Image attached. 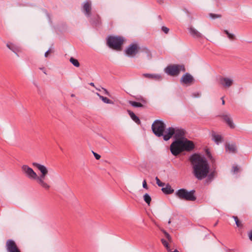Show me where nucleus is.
I'll return each instance as SVG.
<instances>
[{
    "label": "nucleus",
    "mask_w": 252,
    "mask_h": 252,
    "mask_svg": "<svg viewBox=\"0 0 252 252\" xmlns=\"http://www.w3.org/2000/svg\"><path fill=\"white\" fill-rule=\"evenodd\" d=\"M32 165L38 169L41 172V175L38 176L33 170L27 165H23L22 166V170L26 176L32 180H35L37 183L45 190H49L51 186L49 183L46 181V176L48 173L47 167L37 162H33Z\"/></svg>",
    "instance_id": "obj_1"
},
{
    "label": "nucleus",
    "mask_w": 252,
    "mask_h": 252,
    "mask_svg": "<svg viewBox=\"0 0 252 252\" xmlns=\"http://www.w3.org/2000/svg\"><path fill=\"white\" fill-rule=\"evenodd\" d=\"M189 159L194 176L200 180L206 178L209 171V166L206 159L197 154L191 156Z\"/></svg>",
    "instance_id": "obj_2"
},
{
    "label": "nucleus",
    "mask_w": 252,
    "mask_h": 252,
    "mask_svg": "<svg viewBox=\"0 0 252 252\" xmlns=\"http://www.w3.org/2000/svg\"><path fill=\"white\" fill-rule=\"evenodd\" d=\"M185 132L183 129L179 128H173L172 127H169L165 131L164 135H163V139L167 141L170 139L172 136L174 135L175 138L177 139H183Z\"/></svg>",
    "instance_id": "obj_3"
},
{
    "label": "nucleus",
    "mask_w": 252,
    "mask_h": 252,
    "mask_svg": "<svg viewBox=\"0 0 252 252\" xmlns=\"http://www.w3.org/2000/svg\"><path fill=\"white\" fill-rule=\"evenodd\" d=\"M194 190L188 191L186 189H181L176 191L175 195L181 200L195 201L196 198L194 195Z\"/></svg>",
    "instance_id": "obj_4"
},
{
    "label": "nucleus",
    "mask_w": 252,
    "mask_h": 252,
    "mask_svg": "<svg viewBox=\"0 0 252 252\" xmlns=\"http://www.w3.org/2000/svg\"><path fill=\"white\" fill-rule=\"evenodd\" d=\"M123 43V38L119 36H110L107 38V45L115 50H121Z\"/></svg>",
    "instance_id": "obj_5"
},
{
    "label": "nucleus",
    "mask_w": 252,
    "mask_h": 252,
    "mask_svg": "<svg viewBox=\"0 0 252 252\" xmlns=\"http://www.w3.org/2000/svg\"><path fill=\"white\" fill-rule=\"evenodd\" d=\"M152 129L154 133L158 137L164 135L165 133V125L160 120H156L152 126Z\"/></svg>",
    "instance_id": "obj_6"
},
{
    "label": "nucleus",
    "mask_w": 252,
    "mask_h": 252,
    "mask_svg": "<svg viewBox=\"0 0 252 252\" xmlns=\"http://www.w3.org/2000/svg\"><path fill=\"white\" fill-rule=\"evenodd\" d=\"M185 66L183 64H171L165 68V72L172 76H177L180 72H185Z\"/></svg>",
    "instance_id": "obj_7"
},
{
    "label": "nucleus",
    "mask_w": 252,
    "mask_h": 252,
    "mask_svg": "<svg viewBox=\"0 0 252 252\" xmlns=\"http://www.w3.org/2000/svg\"><path fill=\"white\" fill-rule=\"evenodd\" d=\"M170 151L174 156H177L183 152L182 139H177L174 141L170 145Z\"/></svg>",
    "instance_id": "obj_8"
},
{
    "label": "nucleus",
    "mask_w": 252,
    "mask_h": 252,
    "mask_svg": "<svg viewBox=\"0 0 252 252\" xmlns=\"http://www.w3.org/2000/svg\"><path fill=\"white\" fill-rule=\"evenodd\" d=\"M218 82L222 88L228 89L233 85L234 80L230 77L220 76L218 79Z\"/></svg>",
    "instance_id": "obj_9"
},
{
    "label": "nucleus",
    "mask_w": 252,
    "mask_h": 252,
    "mask_svg": "<svg viewBox=\"0 0 252 252\" xmlns=\"http://www.w3.org/2000/svg\"><path fill=\"white\" fill-rule=\"evenodd\" d=\"M140 48L137 43L130 44L126 49V54L129 57L135 56L139 51Z\"/></svg>",
    "instance_id": "obj_10"
},
{
    "label": "nucleus",
    "mask_w": 252,
    "mask_h": 252,
    "mask_svg": "<svg viewBox=\"0 0 252 252\" xmlns=\"http://www.w3.org/2000/svg\"><path fill=\"white\" fill-rule=\"evenodd\" d=\"M5 248L7 252H21L15 242L12 239L6 241Z\"/></svg>",
    "instance_id": "obj_11"
},
{
    "label": "nucleus",
    "mask_w": 252,
    "mask_h": 252,
    "mask_svg": "<svg viewBox=\"0 0 252 252\" xmlns=\"http://www.w3.org/2000/svg\"><path fill=\"white\" fill-rule=\"evenodd\" d=\"M182 145L183 146V151H190L194 148L193 142L187 139H182Z\"/></svg>",
    "instance_id": "obj_12"
},
{
    "label": "nucleus",
    "mask_w": 252,
    "mask_h": 252,
    "mask_svg": "<svg viewBox=\"0 0 252 252\" xmlns=\"http://www.w3.org/2000/svg\"><path fill=\"white\" fill-rule=\"evenodd\" d=\"M82 9L85 15L88 17L90 16L92 10L91 2L90 1H85L83 4Z\"/></svg>",
    "instance_id": "obj_13"
},
{
    "label": "nucleus",
    "mask_w": 252,
    "mask_h": 252,
    "mask_svg": "<svg viewBox=\"0 0 252 252\" xmlns=\"http://www.w3.org/2000/svg\"><path fill=\"white\" fill-rule=\"evenodd\" d=\"M194 81L193 77L189 73H186L181 79L182 83L187 85H190Z\"/></svg>",
    "instance_id": "obj_14"
},
{
    "label": "nucleus",
    "mask_w": 252,
    "mask_h": 252,
    "mask_svg": "<svg viewBox=\"0 0 252 252\" xmlns=\"http://www.w3.org/2000/svg\"><path fill=\"white\" fill-rule=\"evenodd\" d=\"M6 46L17 56L18 53L21 52V48L15 44L9 42L6 44Z\"/></svg>",
    "instance_id": "obj_15"
},
{
    "label": "nucleus",
    "mask_w": 252,
    "mask_h": 252,
    "mask_svg": "<svg viewBox=\"0 0 252 252\" xmlns=\"http://www.w3.org/2000/svg\"><path fill=\"white\" fill-rule=\"evenodd\" d=\"M225 150L226 152L231 153H235L237 151L236 145L234 144L226 143Z\"/></svg>",
    "instance_id": "obj_16"
},
{
    "label": "nucleus",
    "mask_w": 252,
    "mask_h": 252,
    "mask_svg": "<svg viewBox=\"0 0 252 252\" xmlns=\"http://www.w3.org/2000/svg\"><path fill=\"white\" fill-rule=\"evenodd\" d=\"M143 76L148 79L156 80H160L162 79L161 75L158 74L145 73L143 74Z\"/></svg>",
    "instance_id": "obj_17"
},
{
    "label": "nucleus",
    "mask_w": 252,
    "mask_h": 252,
    "mask_svg": "<svg viewBox=\"0 0 252 252\" xmlns=\"http://www.w3.org/2000/svg\"><path fill=\"white\" fill-rule=\"evenodd\" d=\"M212 136L213 140L216 144H219L222 141V137L220 135L217 134L215 132H213Z\"/></svg>",
    "instance_id": "obj_18"
},
{
    "label": "nucleus",
    "mask_w": 252,
    "mask_h": 252,
    "mask_svg": "<svg viewBox=\"0 0 252 252\" xmlns=\"http://www.w3.org/2000/svg\"><path fill=\"white\" fill-rule=\"evenodd\" d=\"M223 119L226 123L228 126L231 128H234L235 126L233 123L232 119L230 118L229 115H223L222 116Z\"/></svg>",
    "instance_id": "obj_19"
},
{
    "label": "nucleus",
    "mask_w": 252,
    "mask_h": 252,
    "mask_svg": "<svg viewBox=\"0 0 252 252\" xmlns=\"http://www.w3.org/2000/svg\"><path fill=\"white\" fill-rule=\"evenodd\" d=\"M223 119L226 123L228 126L231 128H234L235 126L233 123L232 119L230 118L229 115H223L222 116Z\"/></svg>",
    "instance_id": "obj_20"
},
{
    "label": "nucleus",
    "mask_w": 252,
    "mask_h": 252,
    "mask_svg": "<svg viewBox=\"0 0 252 252\" xmlns=\"http://www.w3.org/2000/svg\"><path fill=\"white\" fill-rule=\"evenodd\" d=\"M162 191L166 194H172L174 192V190L171 188L169 184H167L164 188H162Z\"/></svg>",
    "instance_id": "obj_21"
},
{
    "label": "nucleus",
    "mask_w": 252,
    "mask_h": 252,
    "mask_svg": "<svg viewBox=\"0 0 252 252\" xmlns=\"http://www.w3.org/2000/svg\"><path fill=\"white\" fill-rule=\"evenodd\" d=\"M189 32L190 34L195 38H199L201 37V34L193 28H189Z\"/></svg>",
    "instance_id": "obj_22"
},
{
    "label": "nucleus",
    "mask_w": 252,
    "mask_h": 252,
    "mask_svg": "<svg viewBox=\"0 0 252 252\" xmlns=\"http://www.w3.org/2000/svg\"><path fill=\"white\" fill-rule=\"evenodd\" d=\"M127 112L130 116L131 119L134 121L137 124L139 125L141 123L140 120L139 118L135 115V114L130 110H127Z\"/></svg>",
    "instance_id": "obj_23"
},
{
    "label": "nucleus",
    "mask_w": 252,
    "mask_h": 252,
    "mask_svg": "<svg viewBox=\"0 0 252 252\" xmlns=\"http://www.w3.org/2000/svg\"><path fill=\"white\" fill-rule=\"evenodd\" d=\"M97 95L99 96V97L104 102L107 104H113V102L109 99V98L100 95L99 94L97 93Z\"/></svg>",
    "instance_id": "obj_24"
},
{
    "label": "nucleus",
    "mask_w": 252,
    "mask_h": 252,
    "mask_svg": "<svg viewBox=\"0 0 252 252\" xmlns=\"http://www.w3.org/2000/svg\"><path fill=\"white\" fill-rule=\"evenodd\" d=\"M129 103L134 107H143V105L138 102L133 101H129Z\"/></svg>",
    "instance_id": "obj_25"
},
{
    "label": "nucleus",
    "mask_w": 252,
    "mask_h": 252,
    "mask_svg": "<svg viewBox=\"0 0 252 252\" xmlns=\"http://www.w3.org/2000/svg\"><path fill=\"white\" fill-rule=\"evenodd\" d=\"M70 63L74 65L75 67H79L80 66V63L77 60L71 57L70 59Z\"/></svg>",
    "instance_id": "obj_26"
},
{
    "label": "nucleus",
    "mask_w": 252,
    "mask_h": 252,
    "mask_svg": "<svg viewBox=\"0 0 252 252\" xmlns=\"http://www.w3.org/2000/svg\"><path fill=\"white\" fill-rule=\"evenodd\" d=\"M144 200L148 204L150 205L151 201V198L150 196L148 194L146 193L144 195Z\"/></svg>",
    "instance_id": "obj_27"
},
{
    "label": "nucleus",
    "mask_w": 252,
    "mask_h": 252,
    "mask_svg": "<svg viewBox=\"0 0 252 252\" xmlns=\"http://www.w3.org/2000/svg\"><path fill=\"white\" fill-rule=\"evenodd\" d=\"M141 51L144 52L147 58H151V52L147 48H143Z\"/></svg>",
    "instance_id": "obj_28"
},
{
    "label": "nucleus",
    "mask_w": 252,
    "mask_h": 252,
    "mask_svg": "<svg viewBox=\"0 0 252 252\" xmlns=\"http://www.w3.org/2000/svg\"><path fill=\"white\" fill-rule=\"evenodd\" d=\"M233 218L235 221V223L237 227H241L242 226L241 222L239 221L237 217L233 216Z\"/></svg>",
    "instance_id": "obj_29"
},
{
    "label": "nucleus",
    "mask_w": 252,
    "mask_h": 252,
    "mask_svg": "<svg viewBox=\"0 0 252 252\" xmlns=\"http://www.w3.org/2000/svg\"><path fill=\"white\" fill-rule=\"evenodd\" d=\"M161 241V242H162V244L163 245V246L166 248L167 250L168 251H170V250L168 246V243L167 242V241H166L165 240H164L163 239H162Z\"/></svg>",
    "instance_id": "obj_30"
},
{
    "label": "nucleus",
    "mask_w": 252,
    "mask_h": 252,
    "mask_svg": "<svg viewBox=\"0 0 252 252\" xmlns=\"http://www.w3.org/2000/svg\"><path fill=\"white\" fill-rule=\"evenodd\" d=\"M224 32L227 34V37L230 39L233 40L234 39V35L233 34L229 33L228 31L224 30Z\"/></svg>",
    "instance_id": "obj_31"
},
{
    "label": "nucleus",
    "mask_w": 252,
    "mask_h": 252,
    "mask_svg": "<svg viewBox=\"0 0 252 252\" xmlns=\"http://www.w3.org/2000/svg\"><path fill=\"white\" fill-rule=\"evenodd\" d=\"M156 183L157 184V185L159 186V187H163L164 186V183H162L160 181V180L158 178V177H156Z\"/></svg>",
    "instance_id": "obj_32"
},
{
    "label": "nucleus",
    "mask_w": 252,
    "mask_h": 252,
    "mask_svg": "<svg viewBox=\"0 0 252 252\" xmlns=\"http://www.w3.org/2000/svg\"><path fill=\"white\" fill-rule=\"evenodd\" d=\"M161 231L164 233L165 236L168 239V240L169 241H171V237L170 236V235L167 232H166L164 230H161Z\"/></svg>",
    "instance_id": "obj_33"
},
{
    "label": "nucleus",
    "mask_w": 252,
    "mask_h": 252,
    "mask_svg": "<svg viewBox=\"0 0 252 252\" xmlns=\"http://www.w3.org/2000/svg\"><path fill=\"white\" fill-rule=\"evenodd\" d=\"M217 174V172L215 171H213L209 175L208 177L210 179H213Z\"/></svg>",
    "instance_id": "obj_34"
},
{
    "label": "nucleus",
    "mask_w": 252,
    "mask_h": 252,
    "mask_svg": "<svg viewBox=\"0 0 252 252\" xmlns=\"http://www.w3.org/2000/svg\"><path fill=\"white\" fill-rule=\"evenodd\" d=\"M161 30L166 34H167L169 31V29L167 27L165 26L162 27Z\"/></svg>",
    "instance_id": "obj_35"
},
{
    "label": "nucleus",
    "mask_w": 252,
    "mask_h": 252,
    "mask_svg": "<svg viewBox=\"0 0 252 252\" xmlns=\"http://www.w3.org/2000/svg\"><path fill=\"white\" fill-rule=\"evenodd\" d=\"M210 16L212 18L215 19V18H220V17L221 15H220L215 14H213V13H210Z\"/></svg>",
    "instance_id": "obj_36"
},
{
    "label": "nucleus",
    "mask_w": 252,
    "mask_h": 252,
    "mask_svg": "<svg viewBox=\"0 0 252 252\" xmlns=\"http://www.w3.org/2000/svg\"><path fill=\"white\" fill-rule=\"evenodd\" d=\"M232 171L234 173H236L239 171V168L237 166H234L232 168Z\"/></svg>",
    "instance_id": "obj_37"
},
{
    "label": "nucleus",
    "mask_w": 252,
    "mask_h": 252,
    "mask_svg": "<svg viewBox=\"0 0 252 252\" xmlns=\"http://www.w3.org/2000/svg\"><path fill=\"white\" fill-rule=\"evenodd\" d=\"M200 96V94L199 92H195L192 94V96L194 97H198Z\"/></svg>",
    "instance_id": "obj_38"
},
{
    "label": "nucleus",
    "mask_w": 252,
    "mask_h": 252,
    "mask_svg": "<svg viewBox=\"0 0 252 252\" xmlns=\"http://www.w3.org/2000/svg\"><path fill=\"white\" fill-rule=\"evenodd\" d=\"M94 157L96 159H99L101 158L100 156L96 153L93 152Z\"/></svg>",
    "instance_id": "obj_39"
},
{
    "label": "nucleus",
    "mask_w": 252,
    "mask_h": 252,
    "mask_svg": "<svg viewBox=\"0 0 252 252\" xmlns=\"http://www.w3.org/2000/svg\"><path fill=\"white\" fill-rule=\"evenodd\" d=\"M143 187L144 189H148L147 184L145 180H144L143 182Z\"/></svg>",
    "instance_id": "obj_40"
},
{
    "label": "nucleus",
    "mask_w": 252,
    "mask_h": 252,
    "mask_svg": "<svg viewBox=\"0 0 252 252\" xmlns=\"http://www.w3.org/2000/svg\"><path fill=\"white\" fill-rule=\"evenodd\" d=\"M249 237L250 240L252 241V230L249 233Z\"/></svg>",
    "instance_id": "obj_41"
},
{
    "label": "nucleus",
    "mask_w": 252,
    "mask_h": 252,
    "mask_svg": "<svg viewBox=\"0 0 252 252\" xmlns=\"http://www.w3.org/2000/svg\"><path fill=\"white\" fill-rule=\"evenodd\" d=\"M50 52V50H48L45 53V57H47L48 56V54Z\"/></svg>",
    "instance_id": "obj_42"
},
{
    "label": "nucleus",
    "mask_w": 252,
    "mask_h": 252,
    "mask_svg": "<svg viewBox=\"0 0 252 252\" xmlns=\"http://www.w3.org/2000/svg\"><path fill=\"white\" fill-rule=\"evenodd\" d=\"M102 89L103 90L105 94H106L107 95H109V92L107 91V90L106 89H105L104 88H102Z\"/></svg>",
    "instance_id": "obj_43"
},
{
    "label": "nucleus",
    "mask_w": 252,
    "mask_h": 252,
    "mask_svg": "<svg viewBox=\"0 0 252 252\" xmlns=\"http://www.w3.org/2000/svg\"><path fill=\"white\" fill-rule=\"evenodd\" d=\"M40 69L42 70V71H43V73L45 74H46V70L45 69V68L44 67L43 68H40Z\"/></svg>",
    "instance_id": "obj_44"
},
{
    "label": "nucleus",
    "mask_w": 252,
    "mask_h": 252,
    "mask_svg": "<svg viewBox=\"0 0 252 252\" xmlns=\"http://www.w3.org/2000/svg\"><path fill=\"white\" fill-rule=\"evenodd\" d=\"M221 99H222V104L223 105H224V104H225V101H224V99H223V97H221Z\"/></svg>",
    "instance_id": "obj_45"
},
{
    "label": "nucleus",
    "mask_w": 252,
    "mask_h": 252,
    "mask_svg": "<svg viewBox=\"0 0 252 252\" xmlns=\"http://www.w3.org/2000/svg\"><path fill=\"white\" fill-rule=\"evenodd\" d=\"M158 3H162V2H163V1H162V0H158Z\"/></svg>",
    "instance_id": "obj_46"
},
{
    "label": "nucleus",
    "mask_w": 252,
    "mask_h": 252,
    "mask_svg": "<svg viewBox=\"0 0 252 252\" xmlns=\"http://www.w3.org/2000/svg\"><path fill=\"white\" fill-rule=\"evenodd\" d=\"M90 85H91L92 86L94 87V83H91Z\"/></svg>",
    "instance_id": "obj_47"
},
{
    "label": "nucleus",
    "mask_w": 252,
    "mask_h": 252,
    "mask_svg": "<svg viewBox=\"0 0 252 252\" xmlns=\"http://www.w3.org/2000/svg\"><path fill=\"white\" fill-rule=\"evenodd\" d=\"M179 252L178 251H177V250H174V251L173 252Z\"/></svg>",
    "instance_id": "obj_48"
},
{
    "label": "nucleus",
    "mask_w": 252,
    "mask_h": 252,
    "mask_svg": "<svg viewBox=\"0 0 252 252\" xmlns=\"http://www.w3.org/2000/svg\"><path fill=\"white\" fill-rule=\"evenodd\" d=\"M171 223V220H169L168 222V224H170Z\"/></svg>",
    "instance_id": "obj_49"
},
{
    "label": "nucleus",
    "mask_w": 252,
    "mask_h": 252,
    "mask_svg": "<svg viewBox=\"0 0 252 252\" xmlns=\"http://www.w3.org/2000/svg\"><path fill=\"white\" fill-rule=\"evenodd\" d=\"M71 96L72 97H74L75 95H74V94H72L71 95Z\"/></svg>",
    "instance_id": "obj_50"
}]
</instances>
